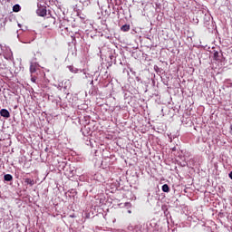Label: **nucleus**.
<instances>
[{"label": "nucleus", "mask_w": 232, "mask_h": 232, "mask_svg": "<svg viewBox=\"0 0 232 232\" xmlns=\"http://www.w3.org/2000/svg\"><path fill=\"white\" fill-rule=\"evenodd\" d=\"M214 61H218V63H224V61H226V57H224L222 51L214 52Z\"/></svg>", "instance_id": "f257e3e1"}, {"label": "nucleus", "mask_w": 232, "mask_h": 232, "mask_svg": "<svg viewBox=\"0 0 232 232\" xmlns=\"http://www.w3.org/2000/svg\"><path fill=\"white\" fill-rule=\"evenodd\" d=\"M1 117H4L5 119H10V111L6 109H2L0 111Z\"/></svg>", "instance_id": "f03ea898"}, {"label": "nucleus", "mask_w": 232, "mask_h": 232, "mask_svg": "<svg viewBox=\"0 0 232 232\" xmlns=\"http://www.w3.org/2000/svg\"><path fill=\"white\" fill-rule=\"evenodd\" d=\"M36 14L40 15V17H44V15H46V9H44V7H40L37 9Z\"/></svg>", "instance_id": "7ed1b4c3"}, {"label": "nucleus", "mask_w": 232, "mask_h": 232, "mask_svg": "<svg viewBox=\"0 0 232 232\" xmlns=\"http://www.w3.org/2000/svg\"><path fill=\"white\" fill-rule=\"evenodd\" d=\"M30 72L31 73H35V72H37V63H31Z\"/></svg>", "instance_id": "20e7f679"}, {"label": "nucleus", "mask_w": 232, "mask_h": 232, "mask_svg": "<svg viewBox=\"0 0 232 232\" xmlns=\"http://www.w3.org/2000/svg\"><path fill=\"white\" fill-rule=\"evenodd\" d=\"M68 69L70 70V72H72V73H77V72H82V70H79V69L73 67L72 65H69Z\"/></svg>", "instance_id": "39448f33"}, {"label": "nucleus", "mask_w": 232, "mask_h": 232, "mask_svg": "<svg viewBox=\"0 0 232 232\" xmlns=\"http://www.w3.org/2000/svg\"><path fill=\"white\" fill-rule=\"evenodd\" d=\"M4 179H5L6 182H11V180L14 179V177H12V175H10V174H5V175L4 176Z\"/></svg>", "instance_id": "423d86ee"}, {"label": "nucleus", "mask_w": 232, "mask_h": 232, "mask_svg": "<svg viewBox=\"0 0 232 232\" xmlns=\"http://www.w3.org/2000/svg\"><path fill=\"white\" fill-rule=\"evenodd\" d=\"M25 184H28L29 186H34L35 184V182L34 181V179H30V178H26L24 180Z\"/></svg>", "instance_id": "0eeeda50"}, {"label": "nucleus", "mask_w": 232, "mask_h": 232, "mask_svg": "<svg viewBox=\"0 0 232 232\" xmlns=\"http://www.w3.org/2000/svg\"><path fill=\"white\" fill-rule=\"evenodd\" d=\"M162 191H163L164 193H169V186H168V184H164V185L162 186Z\"/></svg>", "instance_id": "6e6552de"}, {"label": "nucleus", "mask_w": 232, "mask_h": 232, "mask_svg": "<svg viewBox=\"0 0 232 232\" xmlns=\"http://www.w3.org/2000/svg\"><path fill=\"white\" fill-rule=\"evenodd\" d=\"M13 12H21V5H19L18 4L14 5L13 6Z\"/></svg>", "instance_id": "1a4fd4ad"}, {"label": "nucleus", "mask_w": 232, "mask_h": 232, "mask_svg": "<svg viewBox=\"0 0 232 232\" xmlns=\"http://www.w3.org/2000/svg\"><path fill=\"white\" fill-rule=\"evenodd\" d=\"M121 30L122 32H129V30H130V25L124 24V25L121 26Z\"/></svg>", "instance_id": "9d476101"}, {"label": "nucleus", "mask_w": 232, "mask_h": 232, "mask_svg": "<svg viewBox=\"0 0 232 232\" xmlns=\"http://www.w3.org/2000/svg\"><path fill=\"white\" fill-rule=\"evenodd\" d=\"M78 15L80 16V19H82V21H84V19H86V15L81 14V11H78Z\"/></svg>", "instance_id": "9b49d317"}, {"label": "nucleus", "mask_w": 232, "mask_h": 232, "mask_svg": "<svg viewBox=\"0 0 232 232\" xmlns=\"http://www.w3.org/2000/svg\"><path fill=\"white\" fill-rule=\"evenodd\" d=\"M31 81L32 82H35V81H37V78L35 76H32Z\"/></svg>", "instance_id": "f8f14e48"}, {"label": "nucleus", "mask_w": 232, "mask_h": 232, "mask_svg": "<svg viewBox=\"0 0 232 232\" xmlns=\"http://www.w3.org/2000/svg\"><path fill=\"white\" fill-rule=\"evenodd\" d=\"M85 217H86V218H90V214L85 213Z\"/></svg>", "instance_id": "ddd939ff"}, {"label": "nucleus", "mask_w": 232, "mask_h": 232, "mask_svg": "<svg viewBox=\"0 0 232 232\" xmlns=\"http://www.w3.org/2000/svg\"><path fill=\"white\" fill-rule=\"evenodd\" d=\"M229 178H230L231 180H232V171L229 173Z\"/></svg>", "instance_id": "4468645a"}, {"label": "nucleus", "mask_w": 232, "mask_h": 232, "mask_svg": "<svg viewBox=\"0 0 232 232\" xmlns=\"http://www.w3.org/2000/svg\"><path fill=\"white\" fill-rule=\"evenodd\" d=\"M128 213H131V210H129Z\"/></svg>", "instance_id": "2eb2a0df"}]
</instances>
